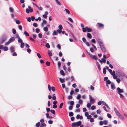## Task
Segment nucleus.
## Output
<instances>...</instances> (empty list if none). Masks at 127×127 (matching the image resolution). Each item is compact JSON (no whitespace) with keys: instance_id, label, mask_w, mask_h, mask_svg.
<instances>
[{"instance_id":"obj_53","label":"nucleus","mask_w":127,"mask_h":127,"mask_svg":"<svg viewBox=\"0 0 127 127\" xmlns=\"http://www.w3.org/2000/svg\"><path fill=\"white\" fill-rule=\"evenodd\" d=\"M95 109V106L93 105L91 107V109L92 110H94Z\"/></svg>"},{"instance_id":"obj_51","label":"nucleus","mask_w":127,"mask_h":127,"mask_svg":"<svg viewBox=\"0 0 127 127\" xmlns=\"http://www.w3.org/2000/svg\"><path fill=\"white\" fill-rule=\"evenodd\" d=\"M55 1L57 3V4L60 5H61V4L60 2L58 0H55Z\"/></svg>"},{"instance_id":"obj_20","label":"nucleus","mask_w":127,"mask_h":127,"mask_svg":"<svg viewBox=\"0 0 127 127\" xmlns=\"http://www.w3.org/2000/svg\"><path fill=\"white\" fill-rule=\"evenodd\" d=\"M10 50L12 52H13L14 50V48L13 46H11L10 48Z\"/></svg>"},{"instance_id":"obj_21","label":"nucleus","mask_w":127,"mask_h":127,"mask_svg":"<svg viewBox=\"0 0 127 127\" xmlns=\"http://www.w3.org/2000/svg\"><path fill=\"white\" fill-rule=\"evenodd\" d=\"M45 14H44L43 15V17L45 18H46L47 17V15L48 14V13L47 11L45 12Z\"/></svg>"},{"instance_id":"obj_13","label":"nucleus","mask_w":127,"mask_h":127,"mask_svg":"<svg viewBox=\"0 0 127 127\" xmlns=\"http://www.w3.org/2000/svg\"><path fill=\"white\" fill-rule=\"evenodd\" d=\"M114 111L116 114L117 116L119 114H120L119 112V111H118V110L116 108L114 107Z\"/></svg>"},{"instance_id":"obj_7","label":"nucleus","mask_w":127,"mask_h":127,"mask_svg":"<svg viewBox=\"0 0 127 127\" xmlns=\"http://www.w3.org/2000/svg\"><path fill=\"white\" fill-rule=\"evenodd\" d=\"M99 45L101 50L103 52H105L106 51V49L103 44Z\"/></svg>"},{"instance_id":"obj_16","label":"nucleus","mask_w":127,"mask_h":127,"mask_svg":"<svg viewBox=\"0 0 127 127\" xmlns=\"http://www.w3.org/2000/svg\"><path fill=\"white\" fill-rule=\"evenodd\" d=\"M52 50H51V51L49 50L48 51V53L49 57H51L52 55Z\"/></svg>"},{"instance_id":"obj_30","label":"nucleus","mask_w":127,"mask_h":127,"mask_svg":"<svg viewBox=\"0 0 127 127\" xmlns=\"http://www.w3.org/2000/svg\"><path fill=\"white\" fill-rule=\"evenodd\" d=\"M3 50L5 51H7L8 50V48L6 46L4 47L3 48Z\"/></svg>"},{"instance_id":"obj_54","label":"nucleus","mask_w":127,"mask_h":127,"mask_svg":"<svg viewBox=\"0 0 127 127\" xmlns=\"http://www.w3.org/2000/svg\"><path fill=\"white\" fill-rule=\"evenodd\" d=\"M18 28L20 30H22V26L21 25H19L18 26Z\"/></svg>"},{"instance_id":"obj_5","label":"nucleus","mask_w":127,"mask_h":127,"mask_svg":"<svg viewBox=\"0 0 127 127\" xmlns=\"http://www.w3.org/2000/svg\"><path fill=\"white\" fill-rule=\"evenodd\" d=\"M97 27L100 29H103L104 27V25L103 24L99 23H97L96 24Z\"/></svg>"},{"instance_id":"obj_58","label":"nucleus","mask_w":127,"mask_h":127,"mask_svg":"<svg viewBox=\"0 0 127 127\" xmlns=\"http://www.w3.org/2000/svg\"><path fill=\"white\" fill-rule=\"evenodd\" d=\"M82 40L85 43L86 42V40L85 37H83L82 38Z\"/></svg>"},{"instance_id":"obj_49","label":"nucleus","mask_w":127,"mask_h":127,"mask_svg":"<svg viewBox=\"0 0 127 127\" xmlns=\"http://www.w3.org/2000/svg\"><path fill=\"white\" fill-rule=\"evenodd\" d=\"M12 33L14 34H15L16 33V31L15 30L13 29L12 30Z\"/></svg>"},{"instance_id":"obj_46","label":"nucleus","mask_w":127,"mask_h":127,"mask_svg":"<svg viewBox=\"0 0 127 127\" xmlns=\"http://www.w3.org/2000/svg\"><path fill=\"white\" fill-rule=\"evenodd\" d=\"M60 73L62 75H64V73L63 71L62 70H61L60 71Z\"/></svg>"},{"instance_id":"obj_57","label":"nucleus","mask_w":127,"mask_h":127,"mask_svg":"<svg viewBox=\"0 0 127 127\" xmlns=\"http://www.w3.org/2000/svg\"><path fill=\"white\" fill-rule=\"evenodd\" d=\"M116 81L118 83H119L120 82H121V80H120L119 79V78H117V79H116Z\"/></svg>"},{"instance_id":"obj_11","label":"nucleus","mask_w":127,"mask_h":127,"mask_svg":"<svg viewBox=\"0 0 127 127\" xmlns=\"http://www.w3.org/2000/svg\"><path fill=\"white\" fill-rule=\"evenodd\" d=\"M16 37L18 39V41L19 42L21 43L22 42V40L21 39L18 35L16 36Z\"/></svg>"},{"instance_id":"obj_47","label":"nucleus","mask_w":127,"mask_h":127,"mask_svg":"<svg viewBox=\"0 0 127 127\" xmlns=\"http://www.w3.org/2000/svg\"><path fill=\"white\" fill-rule=\"evenodd\" d=\"M16 23L17 24H20L21 22L20 21L17 20L16 21Z\"/></svg>"},{"instance_id":"obj_38","label":"nucleus","mask_w":127,"mask_h":127,"mask_svg":"<svg viewBox=\"0 0 127 127\" xmlns=\"http://www.w3.org/2000/svg\"><path fill=\"white\" fill-rule=\"evenodd\" d=\"M106 84H111V81L109 80H108L106 81Z\"/></svg>"},{"instance_id":"obj_2","label":"nucleus","mask_w":127,"mask_h":127,"mask_svg":"<svg viewBox=\"0 0 127 127\" xmlns=\"http://www.w3.org/2000/svg\"><path fill=\"white\" fill-rule=\"evenodd\" d=\"M81 124V121H79L77 122L76 123L74 122L72 123L71 126L72 127H74L75 126L78 127L80 126Z\"/></svg>"},{"instance_id":"obj_63","label":"nucleus","mask_w":127,"mask_h":127,"mask_svg":"<svg viewBox=\"0 0 127 127\" xmlns=\"http://www.w3.org/2000/svg\"><path fill=\"white\" fill-rule=\"evenodd\" d=\"M37 55L39 58H40L41 57V56L39 53H37Z\"/></svg>"},{"instance_id":"obj_52","label":"nucleus","mask_w":127,"mask_h":127,"mask_svg":"<svg viewBox=\"0 0 127 127\" xmlns=\"http://www.w3.org/2000/svg\"><path fill=\"white\" fill-rule=\"evenodd\" d=\"M36 21H37L38 20L40 21L41 20V18L40 17H39L38 18H36L35 19Z\"/></svg>"},{"instance_id":"obj_37","label":"nucleus","mask_w":127,"mask_h":127,"mask_svg":"<svg viewBox=\"0 0 127 127\" xmlns=\"http://www.w3.org/2000/svg\"><path fill=\"white\" fill-rule=\"evenodd\" d=\"M65 11H66V13L68 14H69L70 13V11H69V10L67 9H65Z\"/></svg>"},{"instance_id":"obj_59","label":"nucleus","mask_w":127,"mask_h":127,"mask_svg":"<svg viewBox=\"0 0 127 127\" xmlns=\"http://www.w3.org/2000/svg\"><path fill=\"white\" fill-rule=\"evenodd\" d=\"M30 18H31V19L32 20V21H34L35 19V17L33 16H31Z\"/></svg>"},{"instance_id":"obj_8","label":"nucleus","mask_w":127,"mask_h":127,"mask_svg":"<svg viewBox=\"0 0 127 127\" xmlns=\"http://www.w3.org/2000/svg\"><path fill=\"white\" fill-rule=\"evenodd\" d=\"M89 96L90 97L89 98L90 101V104H92L94 103L95 102V101L90 95H89Z\"/></svg>"},{"instance_id":"obj_23","label":"nucleus","mask_w":127,"mask_h":127,"mask_svg":"<svg viewBox=\"0 0 127 127\" xmlns=\"http://www.w3.org/2000/svg\"><path fill=\"white\" fill-rule=\"evenodd\" d=\"M119 94L120 95V98L122 99H124L125 98L124 97L123 95H122L121 94Z\"/></svg>"},{"instance_id":"obj_4","label":"nucleus","mask_w":127,"mask_h":127,"mask_svg":"<svg viewBox=\"0 0 127 127\" xmlns=\"http://www.w3.org/2000/svg\"><path fill=\"white\" fill-rule=\"evenodd\" d=\"M117 94H119L121 93H122L124 92V91L123 89H121L119 87H118L117 88Z\"/></svg>"},{"instance_id":"obj_39","label":"nucleus","mask_w":127,"mask_h":127,"mask_svg":"<svg viewBox=\"0 0 127 127\" xmlns=\"http://www.w3.org/2000/svg\"><path fill=\"white\" fill-rule=\"evenodd\" d=\"M45 64L47 66H49L50 64V62L47 61L46 62Z\"/></svg>"},{"instance_id":"obj_26","label":"nucleus","mask_w":127,"mask_h":127,"mask_svg":"<svg viewBox=\"0 0 127 127\" xmlns=\"http://www.w3.org/2000/svg\"><path fill=\"white\" fill-rule=\"evenodd\" d=\"M59 80L60 81V82L62 83H63L64 82V79L63 78H59Z\"/></svg>"},{"instance_id":"obj_44","label":"nucleus","mask_w":127,"mask_h":127,"mask_svg":"<svg viewBox=\"0 0 127 127\" xmlns=\"http://www.w3.org/2000/svg\"><path fill=\"white\" fill-rule=\"evenodd\" d=\"M33 26L35 27H37V24L36 23H34L33 24Z\"/></svg>"},{"instance_id":"obj_28","label":"nucleus","mask_w":127,"mask_h":127,"mask_svg":"<svg viewBox=\"0 0 127 127\" xmlns=\"http://www.w3.org/2000/svg\"><path fill=\"white\" fill-rule=\"evenodd\" d=\"M24 46V43L22 42L21 43L20 45V47L21 48H23Z\"/></svg>"},{"instance_id":"obj_18","label":"nucleus","mask_w":127,"mask_h":127,"mask_svg":"<svg viewBox=\"0 0 127 127\" xmlns=\"http://www.w3.org/2000/svg\"><path fill=\"white\" fill-rule=\"evenodd\" d=\"M15 38L14 37H11L9 40V41L10 42V43H11L13 42L15 40Z\"/></svg>"},{"instance_id":"obj_25","label":"nucleus","mask_w":127,"mask_h":127,"mask_svg":"<svg viewBox=\"0 0 127 127\" xmlns=\"http://www.w3.org/2000/svg\"><path fill=\"white\" fill-rule=\"evenodd\" d=\"M46 21L45 20H44L41 24V26H43L44 25L46 24Z\"/></svg>"},{"instance_id":"obj_45","label":"nucleus","mask_w":127,"mask_h":127,"mask_svg":"<svg viewBox=\"0 0 127 127\" xmlns=\"http://www.w3.org/2000/svg\"><path fill=\"white\" fill-rule=\"evenodd\" d=\"M28 8L30 9V11L31 12H32L33 11V9L30 6H29Z\"/></svg>"},{"instance_id":"obj_50","label":"nucleus","mask_w":127,"mask_h":127,"mask_svg":"<svg viewBox=\"0 0 127 127\" xmlns=\"http://www.w3.org/2000/svg\"><path fill=\"white\" fill-rule=\"evenodd\" d=\"M50 112L53 114H55V111L54 110H50Z\"/></svg>"},{"instance_id":"obj_3","label":"nucleus","mask_w":127,"mask_h":127,"mask_svg":"<svg viewBox=\"0 0 127 127\" xmlns=\"http://www.w3.org/2000/svg\"><path fill=\"white\" fill-rule=\"evenodd\" d=\"M86 52L88 53L89 56L92 59H94L95 60H97V57H96V56H93L91 54L88 52L87 51H86Z\"/></svg>"},{"instance_id":"obj_22","label":"nucleus","mask_w":127,"mask_h":127,"mask_svg":"<svg viewBox=\"0 0 127 127\" xmlns=\"http://www.w3.org/2000/svg\"><path fill=\"white\" fill-rule=\"evenodd\" d=\"M87 37L89 38H92V36L91 34L90 33H87Z\"/></svg>"},{"instance_id":"obj_31","label":"nucleus","mask_w":127,"mask_h":127,"mask_svg":"<svg viewBox=\"0 0 127 127\" xmlns=\"http://www.w3.org/2000/svg\"><path fill=\"white\" fill-rule=\"evenodd\" d=\"M96 63H97V67H98V69L100 70L101 69V68H100V64L98 63V62H96Z\"/></svg>"},{"instance_id":"obj_33","label":"nucleus","mask_w":127,"mask_h":127,"mask_svg":"<svg viewBox=\"0 0 127 127\" xmlns=\"http://www.w3.org/2000/svg\"><path fill=\"white\" fill-rule=\"evenodd\" d=\"M9 10L11 12H12L14 11V10L13 8L12 7H10L9 8Z\"/></svg>"},{"instance_id":"obj_40","label":"nucleus","mask_w":127,"mask_h":127,"mask_svg":"<svg viewBox=\"0 0 127 127\" xmlns=\"http://www.w3.org/2000/svg\"><path fill=\"white\" fill-rule=\"evenodd\" d=\"M63 104L64 103L63 102H62L61 103L59 106V108L60 109H61L62 108Z\"/></svg>"},{"instance_id":"obj_55","label":"nucleus","mask_w":127,"mask_h":127,"mask_svg":"<svg viewBox=\"0 0 127 127\" xmlns=\"http://www.w3.org/2000/svg\"><path fill=\"white\" fill-rule=\"evenodd\" d=\"M26 13H29L30 12V10L28 8L26 9Z\"/></svg>"},{"instance_id":"obj_60","label":"nucleus","mask_w":127,"mask_h":127,"mask_svg":"<svg viewBox=\"0 0 127 127\" xmlns=\"http://www.w3.org/2000/svg\"><path fill=\"white\" fill-rule=\"evenodd\" d=\"M107 116L109 118H111L112 117L111 115L109 114L108 113L107 114Z\"/></svg>"},{"instance_id":"obj_35","label":"nucleus","mask_w":127,"mask_h":127,"mask_svg":"<svg viewBox=\"0 0 127 127\" xmlns=\"http://www.w3.org/2000/svg\"><path fill=\"white\" fill-rule=\"evenodd\" d=\"M103 124L105 125H106L108 123V121L106 120H104L103 121Z\"/></svg>"},{"instance_id":"obj_64","label":"nucleus","mask_w":127,"mask_h":127,"mask_svg":"<svg viewBox=\"0 0 127 127\" xmlns=\"http://www.w3.org/2000/svg\"><path fill=\"white\" fill-rule=\"evenodd\" d=\"M90 104L89 103H87V106L88 108H89L91 106Z\"/></svg>"},{"instance_id":"obj_19","label":"nucleus","mask_w":127,"mask_h":127,"mask_svg":"<svg viewBox=\"0 0 127 127\" xmlns=\"http://www.w3.org/2000/svg\"><path fill=\"white\" fill-rule=\"evenodd\" d=\"M58 34V32L57 30H56L54 31L52 33V35L54 36L55 35H56Z\"/></svg>"},{"instance_id":"obj_61","label":"nucleus","mask_w":127,"mask_h":127,"mask_svg":"<svg viewBox=\"0 0 127 127\" xmlns=\"http://www.w3.org/2000/svg\"><path fill=\"white\" fill-rule=\"evenodd\" d=\"M41 125L43 127H45L46 126V124L44 122L41 123Z\"/></svg>"},{"instance_id":"obj_9","label":"nucleus","mask_w":127,"mask_h":127,"mask_svg":"<svg viewBox=\"0 0 127 127\" xmlns=\"http://www.w3.org/2000/svg\"><path fill=\"white\" fill-rule=\"evenodd\" d=\"M96 40L99 45H100L103 44L102 40L99 38H98L97 39H96Z\"/></svg>"},{"instance_id":"obj_34","label":"nucleus","mask_w":127,"mask_h":127,"mask_svg":"<svg viewBox=\"0 0 127 127\" xmlns=\"http://www.w3.org/2000/svg\"><path fill=\"white\" fill-rule=\"evenodd\" d=\"M73 113L72 112H69V115L70 117L72 116L73 115Z\"/></svg>"},{"instance_id":"obj_14","label":"nucleus","mask_w":127,"mask_h":127,"mask_svg":"<svg viewBox=\"0 0 127 127\" xmlns=\"http://www.w3.org/2000/svg\"><path fill=\"white\" fill-rule=\"evenodd\" d=\"M81 27L82 28V29L83 31L84 32H86V29H85V28H84V25L82 23H81Z\"/></svg>"},{"instance_id":"obj_62","label":"nucleus","mask_w":127,"mask_h":127,"mask_svg":"<svg viewBox=\"0 0 127 127\" xmlns=\"http://www.w3.org/2000/svg\"><path fill=\"white\" fill-rule=\"evenodd\" d=\"M35 31L37 33H38L40 31L39 30L38 28H36L35 29Z\"/></svg>"},{"instance_id":"obj_36","label":"nucleus","mask_w":127,"mask_h":127,"mask_svg":"<svg viewBox=\"0 0 127 127\" xmlns=\"http://www.w3.org/2000/svg\"><path fill=\"white\" fill-rule=\"evenodd\" d=\"M24 34L26 36H29V34L26 31H25L24 32Z\"/></svg>"},{"instance_id":"obj_41","label":"nucleus","mask_w":127,"mask_h":127,"mask_svg":"<svg viewBox=\"0 0 127 127\" xmlns=\"http://www.w3.org/2000/svg\"><path fill=\"white\" fill-rule=\"evenodd\" d=\"M58 28L59 30H62L63 29V27L62 25H60L58 27Z\"/></svg>"},{"instance_id":"obj_24","label":"nucleus","mask_w":127,"mask_h":127,"mask_svg":"<svg viewBox=\"0 0 127 127\" xmlns=\"http://www.w3.org/2000/svg\"><path fill=\"white\" fill-rule=\"evenodd\" d=\"M56 97L55 96V94H53L52 97V99L53 100H55L56 99Z\"/></svg>"},{"instance_id":"obj_32","label":"nucleus","mask_w":127,"mask_h":127,"mask_svg":"<svg viewBox=\"0 0 127 127\" xmlns=\"http://www.w3.org/2000/svg\"><path fill=\"white\" fill-rule=\"evenodd\" d=\"M103 73L104 74H106V69L105 67L103 69Z\"/></svg>"},{"instance_id":"obj_43","label":"nucleus","mask_w":127,"mask_h":127,"mask_svg":"<svg viewBox=\"0 0 127 127\" xmlns=\"http://www.w3.org/2000/svg\"><path fill=\"white\" fill-rule=\"evenodd\" d=\"M40 125V123L39 122L37 123L36 124V127H39Z\"/></svg>"},{"instance_id":"obj_42","label":"nucleus","mask_w":127,"mask_h":127,"mask_svg":"<svg viewBox=\"0 0 127 127\" xmlns=\"http://www.w3.org/2000/svg\"><path fill=\"white\" fill-rule=\"evenodd\" d=\"M46 117L47 118H51V117H50L49 115V114L47 113L46 114Z\"/></svg>"},{"instance_id":"obj_10","label":"nucleus","mask_w":127,"mask_h":127,"mask_svg":"<svg viewBox=\"0 0 127 127\" xmlns=\"http://www.w3.org/2000/svg\"><path fill=\"white\" fill-rule=\"evenodd\" d=\"M10 15L11 18L14 19L15 21L17 19V17L13 13H12Z\"/></svg>"},{"instance_id":"obj_1","label":"nucleus","mask_w":127,"mask_h":127,"mask_svg":"<svg viewBox=\"0 0 127 127\" xmlns=\"http://www.w3.org/2000/svg\"><path fill=\"white\" fill-rule=\"evenodd\" d=\"M7 37L6 35H3L0 38V44H2L6 39Z\"/></svg>"},{"instance_id":"obj_6","label":"nucleus","mask_w":127,"mask_h":127,"mask_svg":"<svg viewBox=\"0 0 127 127\" xmlns=\"http://www.w3.org/2000/svg\"><path fill=\"white\" fill-rule=\"evenodd\" d=\"M99 45L101 50L103 52H105L106 51V49L103 44Z\"/></svg>"},{"instance_id":"obj_56","label":"nucleus","mask_w":127,"mask_h":127,"mask_svg":"<svg viewBox=\"0 0 127 127\" xmlns=\"http://www.w3.org/2000/svg\"><path fill=\"white\" fill-rule=\"evenodd\" d=\"M10 43H11L9 41V40H8V42H6L5 43V45H7L9 44Z\"/></svg>"},{"instance_id":"obj_29","label":"nucleus","mask_w":127,"mask_h":127,"mask_svg":"<svg viewBox=\"0 0 127 127\" xmlns=\"http://www.w3.org/2000/svg\"><path fill=\"white\" fill-rule=\"evenodd\" d=\"M45 47L48 48H50V45L48 43H46L45 44Z\"/></svg>"},{"instance_id":"obj_17","label":"nucleus","mask_w":127,"mask_h":127,"mask_svg":"<svg viewBox=\"0 0 127 127\" xmlns=\"http://www.w3.org/2000/svg\"><path fill=\"white\" fill-rule=\"evenodd\" d=\"M111 88L112 90H114L115 89V85L113 83H112L111 84Z\"/></svg>"},{"instance_id":"obj_12","label":"nucleus","mask_w":127,"mask_h":127,"mask_svg":"<svg viewBox=\"0 0 127 127\" xmlns=\"http://www.w3.org/2000/svg\"><path fill=\"white\" fill-rule=\"evenodd\" d=\"M86 30V32L87 31L88 32H90L92 31V29L89 28L87 26L85 27V29Z\"/></svg>"},{"instance_id":"obj_15","label":"nucleus","mask_w":127,"mask_h":127,"mask_svg":"<svg viewBox=\"0 0 127 127\" xmlns=\"http://www.w3.org/2000/svg\"><path fill=\"white\" fill-rule=\"evenodd\" d=\"M117 116H118L121 119L124 120V117L120 113Z\"/></svg>"},{"instance_id":"obj_27","label":"nucleus","mask_w":127,"mask_h":127,"mask_svg":"<svg viewBox=\"0 0 127 127\" xmlns=\"http://www.w3.org/2000/svg\"><path fill=\"white\" fill-rule=\"evenodd\" d=\"M43 30L45 32L48 31V29L47 27H45L43 28Z\"/></svg>"},{"instance_id":"obj_48","label":"nucleus","mask_w":127,"mask_h":127,"mask_svg":"<svg viewBox=\"0 0 127 127\" xmlns=\"http://www.w3.org/2000/svg\"><path fill=\"white\" fill-rule=\"evenodd\" d=\"M58 67L60 68L61 65V64L60 62H58Z\"/></svg>"}]
</instances>
